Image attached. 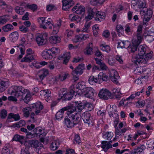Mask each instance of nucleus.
<instances>
[{
  "instance_id": "obj_1",
  "label": "nucleus",
  "mask_w": 154,
  "mask_h": 154,
  "mask_svg": "<svg viewBox=\"0 0 154 154\" xmlns=\"http://www.w3.org/2000/svg\"><path fill=\"white\" fill-rule=\"evenodd\" d=\"M74 112L69 109L67 113V116L64 119L65 125L68 128H72L78 124L80 122L82 117L80 113H74Z\"/></svg>"
},
{
  "instance_id": "obj_2",
  "label": "nucleus",
  "mask_w": 154,
  "mask_h": 154,
  "mask_svg": "<svg viewBox=\"0 0 154 154\" xmlns=\"http://www.w3.org/2000/svg\"><path fill=\"white\" fill-rule=\"evenodd\" d=\"M26 93L23 100L25 103H27L31 99L32 97L27 89H25L21 86H15L14 87V90L12 91L11 94L17 97H21L23 98V95Z\"/></svg>"
},
{
  "instance_id": "obj_3",
  "label": "nucleus",
  "mask_w": 154,
  "mask_h": 154,
  "mask_svg": "<svg viewBox=\"0 0 154 154\" xmlns=\"http://www.w3.org/2000/svg\"><path fill=\"white\" fill-rule=\"evenodd\" d=\"M60 53L59 49L56 47H53L50 49H46L42 53V57L45 59H52L56 57L57 55Z\"/></svg>"
},
{
  "instance_id": "obj_4",
  "label": "nucleus",
  "mask_w": 154,
  "mask_h": 154,
  "mask_svg": "<svg viewBox=\"0 0 154 154\" xmlns=\"http://www.w3.org/2000/svg\"><path fill=\"white\" fill-rule=\"evenodd\" d=\"M146 48L145 45H141L138 48V54L135 57H133L132 59V62L136 65H138L139 61L141 58H144V55L146 54Z\"/></svg>"
},
{
  "instance_id": "obj_5",
  "label": "nucleus",
  "mask_w": 154,
  "mask_h": 154,
  "mask_svg": "<svg viewBox=\"0 0 154 154\" xmlns=\"http://www.w3.org/2000/svg\"><path fill=\"white\" fill-rule=\"evenodd\" d=\"M112 94L108 90L106 89L101 90L98 94V96L104 100H107L109 98L112 99Z\"/></svg>"
},
{
  "instance_id": "obj_6",
  "label": "nucleus",
  "mask_w": 154,
  "mask_h": 154,
  "mask_svg": "<svg viewBox=\"0 0 154 154\" xmlns=\"http://www.w3.org/2000/svg\"><path fill=\"white\" fill-rule=\"evenodd\" d=\"M49 74V72L48 69H43L39 70L37 74V79L42 81Z\"/></svg>"
},
{
  "instance_id": "obj_7",
  "label": "nucleus",
  "mask_w": 154,
  "mask_h": 154,
  "mask_svg": "<svg viewBox=\"0 0 154 154\" xmlns=\"http://www.w3.org/2000/svg\"><path fill=\"white\" fill-rule=\"evenodd\" d=\"M140 14L142 15H144L143 21L147 22L152 17V11L151 9L149 8H145L140 11Z\"/></svg>"
},
{
  "instance_id": "obj_8",
  "label": "nucleus",
  "mask_w": 154,
  "mask_h": 154,
  "mask_svg": "<svg viewBox=\"0 0 154 154\" xmlns=\"http://www.w3.org/2000/svg\"><path fill=\"white\" fill-rule=\"evenodd\" d=\"M84 106V103H81L78 104L76 106L72 105L65 107V108L69 109L74 112L75 111L79 113L78 112H81L85 108Z\"/></svg>"
},
{
  "instance_id": "obj_9",
  "label": "nucleus",
  "mask_w": 154,
  "mask_h": 154,
  "mask_svg": "<svg viewBox=\"0 0 154 154\" xmlns=\"http://www.w3.org/2000/svg\"><path fill=\"white\" fill-rule=\"evenodd\" d=\"M47 37L46 34L38 35L36 38V41L39 46L44 45L47 41Z\"/></svg>"
},
{
  "instance_id": "obj_10",
  "label": "nucleus",
  "mask_w": 154,
  "mask_h": 154,
  "mask_svg": "<svg viewBox=\"0 0 154 154\" xmlns=\"http://www.w3.org/2000/svg\"><path fill=\"white\" fill-rule=\"evenodd\" d=\"M109 77L110 79L114 83L118 84V80L119 79L118 73L114 69H112L110 71Z\"/></svg>"
},
{
  "instance_id": "obj_11",
  "label": "nucleus",
  "mask_w": 154,
  "mask_h": 154,
  "mask_svg": "<svg viewBox=\"0 0 154 154\" xmlns=\"http://www.w3.org/2000/svg\"><path fill=\"white\" fill-rule=\"evenodd\" d=\"M94 89L91 87H87L82 91V94L86 97L90 98L94 95Z\"/></svg>"
},
{
  "instance_id": "obj_12",
  "label": "nucleus",
  "mask_w": 154,
  "mask_h": 154,
  "mask_svg": "<svg viewBox=\"0 0 154 154\" xmlns=\"http://www.w3.org/2000/svg\"><path fill=\"white\" fill-rule=\"evenodd\" d=\"M81 117L85 123L89 124L92 122V117L90 113L89 112H84L82 114Z\"/></svg>"
},
{
  "instance_id": "obj_13",
  "label": "nucleus",
  "mask_w": 154,
  "mask_h": 154,
  "mask_svg": "<svg viewBox=\"0 0 154 154\" xmlns=\"http://www.w3.org/2000/svg\"><path fill=\"white\" fill-rule=\"evenodd\" d=\"M145 149V147L144 145H143L140 147H138L137 148L133 149H130V154H143V150ZM125 154H128L125 153Z\"/></svg>"
},
{
  "instance_id": "obj_14",
  "label": "nucleus",
  "mask_w": 154,
  "mask_h": 154,
  "mask_svg": "<svg viewBox=\"0 0 154 154\" xmlns=\"http://www.w3.org/2000/svg\"><path fill=\"white\" fill-rule=\"evenodd\" d=\"M62 3V9L65 11L68 10L74 4L73 0H63Z\"/></svg>"
},
{
  "instance_id": "obj_15",
  "label": "nucleus",
  "mask_w": 154,
  "mask_h": 154,
  "mask_svg": "<svg viewBox=\"0 0 154 154\" xmlns=\"http://www.w3.org/2000/svg\"><path fill=\"white\" fill-rule=\"evenodd\" d=\"M84 65L83 64H79L76 68L73 70L72 72V75L76 74V75H81L83 72V70L84 69Z\"/></svg>"
},
{
  "instance_id": "obj_16",
  "label": "nucleus",
  "mask_w": 154,
  "mask_h": 154,
  "mask_svg": "<svg viewBox=\"0 0 154 154\" xmlns=\"http://www.w3.org/2000/svg\"><path fill=\"white\" fill-rule=\"evenodd\" d=\"M86 9L88 15L85 17V19L86 21H88L92 19L96 13L94 11L93 9L90 7H88Z\"/></svg>"
},
{
  "instance_id": "obj_17",
  "label": "nucleus",
  "mask_w": 154,
  "mask_h": 154,
  "mask_svg": "<svg viewBox=\"0 0 154 154\" xmlns=\"http://www.w3.org/2000/svg\"><path fill=\"white\" fill-rule=\"evenodd\" d=\"M9 85V81L8 79H4L0 82V92L4 91Z\"/></svg>"
},
{
  "instance_id": "obj_18",
  "label": "nucleus",
  "mask_w": 154,
  "mask_h": 154,
  "mask_svg": "<svg viewBox=\"0 0 154 154\" xmlns=\"http://www.w3.org/2000/svg\"><path fill=\"white\" fill-rule=\"evenodd\" d=\"M112 142V140H110L108 142L106 141H101L102 146L101 147L105 152H106L109 149L112 147V146L111 144Z\"/></svg>"
},
{
  "instance_id": "obj_19",
  "label": "nucleus",
  "mask_w": 154,
  "mask_h": 154,
  "mask_svg": "<svg viewBox=\"0 0 154 154\" xmlns=\"http://www.w3.org/2000/svg\"><path fill=\"white\" fill-rule=\"evenodd\" d=\"M40 94L42 97L45 98V100L47 102L51 99V91L48 90H44L41 91Z\"/></svg>"
},
{
  "instance_id": "obj_20",
  "label": "nucleus",
  "mask_w": 154,
  "mask_h": 154,
  "mask_svg": "<svg viewBox=\"0 0 154 154\" xmlns=\"http://www.w3.org/2000/svg\"><path fill=\"white\" fill-rule=\"evenodd\" d=\"M152 52H150L149 53H147L146 55H144V58H141L140 60L139 61V63L146 64L148 60L151 59L152 57Z\"/></svg>"
},
{
  "instance_id": "obj_21",
  "label": "nucleus",
  "mask_w": 154,
  "mask_h": 154,
  "mask_svg": "<svg viewBox=\"0 0 154 154\" xmlns=\"http://www.w3.org/2000/svg\"><path fill=\"white\" fill-rule=\"evenodd\" d=\"M70 58V54L69 52H66L64 53L63 55L60 56L58 57V59L60 60L63 59V63L66 64L68 62Z\"/></svg>"
},
{
  "instance_id": "obj_22",
  "label": "nucleus",
  "mask_w": 154,
  "mask_h": 154,
  "mask_svg": "<svg viewBox=\"0 0 154 154\" xmlns=\"http://www.w3.org/2000/svg\"><path fill=\"white\" fill-rule=\"evenodd\" d=\"M95 15L96 17L95 19L96 20L101 21L105 18V14L101 11H97Z\"/></svg>"
},
{
  "instance_id": "obj_23",
  "label": "nucleus",
  "mask_w": 154,
  "mask_h": 154,
  "mask_svg": "<svg viewBox=\"0 0 154 154\" xmlns=\"http://www.w3.org/2000/svg\"><path fill=\"white\" fill-rule=\"evenodd\" d=\"M140 44H138L136 41H134L132 43V44L131 45H130L128 48L129 51L132 53H134L137 50V47Z\"/></svg>"
},
{
  "instance_id": "obj_24",
  "label": "nucleus",
  "mask_w": 154,
  "mask_h": 154,
  "mask_svg": "<svg viewBox=\"0 0 154 154\" xmlns=\"http://www.w3.org/2000/svg\"><path fill=\"white\" fill-rule=\"evenodd\" d=\"M12 118L14 119L15 121H17L20 119V116L18 114H14L12 113H10L8 117V118L7 119V122H11L10 119Z\"/></svg>"
},
{
  "instance_id": "obj_25",
  "label": "nucleus",
  "mask_w": 154,
  "mask_h": 154,
  "mask_svg": "<svg viewBox=\"0 0 154 154\" xmlns=\"http://www.w3.org/2000/svg\"><path fill=\"white\" fill-rule=\"evenodd\" d=\"M145 36L146 40L149 42H151L154 40V32L149 31L147 35Z\"/></svg>"
},
{
  "instance_id": "obj_26",
  "label": "nucleus",
  "mask_w": 154,
  "mask_h": 154,
  "mask_svg": "<svg viewBox=\"0 0 154 154\" xmlns=\"http://www.w3.org/2000/svg\"><path fill=\"white\" fill-rule=\"evenodd\" d=\"M146 2L145 0H137L135 4L138 8H143V9L144 8H146Z\"/></svg>"
},
{
  "instance_id": "obj_27",
  "label": "nucleus",
  "mask_w": 154,
  "mask_h": 154,
  "mask_svg": "<svg viewBox=\"0 0 154 154\" xmlns=\"http://www.w3.org/2000/svg\"><path fill=\"white\" fill-rule=\"evenodd\" d=\"M45 17H40L38 18V21L41 27L42 28L44 29H47V27L45 26Z\"/></svg>"
},
{
  "instance_id": "obj_28",
  "label": "nucleus",
  "mask_w": 154,
  "mask_h": 154,
  "mask_svg": "<svg viewBox=\"0 0 154 154\" xmlns=\"http://www.w3.org/2000/svg\"><path fill=\"white\" fill-rule=\"evenodd\" d=\"M19 34L17 32H14L11 33L9 35L10 40L14 42L18 39Z\"/></svg>"
},
{
  "instance_id": "obj_29",
  "label": "nucleus",
  "mask_w": 154,
  "mask_h": 154,
  "mask_svg": "<svg viewBox=\"0 0 154 154\" xmlns=\"http://www.w3.org/2000/svg\"><path fill=\"white\" fill-rule=\"evenodd\" d=\"M30 108H31V109H34L35 113V111L37 110H38L39 109H42L43 108V106L40 102H38L32 104L31 107Z\"/></svg>"
},
{
  "instance_id": "obj_30",
  "label": "nucleus",
  "mask_w": 154,
  "mask_h": 154,
  "mask_svg": "<svg viewBox=\"0 0 154 154\" xmlns=\"http://www.w3.org/2000/svg\"><path fill=\"white\" fill-rule=\"evenodd\" d=\"M65 110L69 111V109H66L64 107L57 112L55 115L56 118L57 120H59L62 118L63 116V112Z\"/></svg>"
},
{
  "instance_id": "obj_31",
  "label": "nucleus",
  "mask_w": 154,
  "mask_h": 154,
  "mask_svg": "<svg viewBox=\"0 0 154 154\" xmlns=\"http://www.w3.org/2000/svg\"><path fill=\"white\" fill-rule=\"evenodd\" d=\"M59 145L60 143L59 140H54L51 143L50 148L52 150H55L58 148Z\"/></svg>"
},
{
  "instance_id": "obj_32",
  "label": "nucleus",
  "mask_w": 154,
  "mask_h": 154,
  "mask_svg": "<svg viewBox=\"0 0 154 154\" xmlns=\"http://www.w3.org/2000/svg\"><path fill=\"white\" fill-rule=\"evenodd\" d=\"M34 57L32 55H26L25 57L21 60V62H30L34 60Z\"/></svg>"
},
{
  "instance_id": "obj_33",
  "label": "nucleus",
  "mask_w": 154,
  "mask_h": 154,
  "mask_svg": "<svg viewBox=\"0 0 154 154\" xmlns=\"http://www.w3.org/2000/svg\"><path fill=\"white\" fill-rule=\"evenodd\" d=\"M31 111V108L28 107H26L22 109L24 116L26 118H27L29 116L30 112Z\"/></svg>"
},
{
  "instance_id": "obj_34",
  "label": "nucleus",
  "mask_w": 154,
  "mask_h": 154,
  "mask_svg": "<svg viewBox=\"0 0 154 154\" xmlns=\"http://www.w3.org/2000/svg\"><path fill=\"white\" fill-rule=\"evenodd\" d=\"M38 141L36 140H29V142H26L24 143L25 145L29 143L30 146L34 148H37L38 146Z\"/></svg>"
},
{
  "instance_id": "obj_35",
  "label": "nucleus",
  "mask_w": 154,
  "mask_h": 154,
  "mask_svg": "<svg viewBox=\"0 0 154 154\" xmlns=\"http://www.w3.org/2000/svg\"><path fill=\"white\" fill-rule=\"evenodd\" d=\"M85 7L83 5H79L78 8L75 12L77 14H84L85 13Z\"/></svg>"
},
{
  "instance_id": "obj_36",
  "label": "nucleus",
  "mask_w": 154,
  "mask_h": 154,
  "mask_svg": "<svg viewBox=\"0 0 154 154\" xmlns=\"http://www.w3.org/2000/svg\"><path fill=\"white\" fill-rule=\"evenodd\" d=\"M60 40L59 37L56 36H52L51 37L49 38L50 42L53 44H55L59 42Z\"/></svg>"
},
{
  "instance_id": "obj_37",
  "label": "nucleus",
  "mask_w": 154,
  "mask_h": 154,
  "mask_svg": "<svg viewBox=\"0 0 154 154\" xmlns=\"http://www.w3.org/2000/svg\"><path fill=\"white\" fill-rule=\"evenodd\" d=\"M112 93L114 94L116 98L118 99H120L122 94L120 92L119 90L114 88L112 90Z\"/></svg>"
},
{
  "instance_id": "obj_38",
  "label": "nucleus",
  "mask_w": 154,
  "mask_h": 154,
  "mask_svg": "<svg viewBox=\"0 0 154 154\" xmlns=\"http://www.w3.org/2000/svg\"><path fill=\"white\" fill-rule=\"evenodd\" d=\"M143 36L142 32H137L136 36L137 39H135L134 41H136L137 42H138V44L140 43L142 41Z\"/></svg>"
},
{
  "instance_id": "obj_39",
  "label": "nucleus",
  "mask_w": 154,
  "mask_h": 154,
  "mask_svg": "<svg viewBox=\"0 0 154 154\" xmlns=\"http://www.w3.org/2000/svg\"><path fill=\"white\" fill-rule=\"evenodd\" d=\"M24 138V137L23 136L17 134L14 136L12 140L19 141L21 144H23V143Z\"/></svg>"
},
{
  "instance_id": "obj_40",
  "label": "nucleus",
  "mask_w": 154,
  "mask_h": 154,
  "mask_svg": "<svg viewBox=\"0 0 154 154\" xmlns=\"http://www.w3.org/2000/svg\"><path fill=\"white\" fill-rule=\"evenodd\" d=\"M14 29L13 26L10 24H7L2 27V30L5 32L10 31Z\"/></svg>"
},
{
  "instance_id": "obj_41",
  "label": "nucleus",
  "mask_w": 154,
  "mask_h": 154,
  "mask_svg": "<svg viewBox=\"0 0 154 154\" xmlns=\"http://www.w3.org/2000/svg\"><path fill=\"white\" fill-rule=\"evenodd\" d=\"M69 19L71 21H80V19L78 15L74 14H70L69 16Z\"/></svg>"
},
{
  "instance_id": "obj_42",
  "label": "nucleus",
  "mask_w": 154,
  "mask_h": 154,
  "mask_svg": "<svg viewBox=\"0 0 154 154\" xmlns=\"http://www.w3.org/2000/svg\"><path fill=\"white\" fill-rule=\"evenodd\" d=\"M98 79L100 80L102 79L103 81H106L109 79V77L105 74L103 72H100L98 76Z\"/></svg>"
},
{
  "instance_id": "obj_43",
  "label": "nucleus",
  "mask_w": 154,
  "mask_h": 154,
  "mask_svg": "<svg viewBox=\"0 0 154 154\" xmlns=\"http://www.w3.org/2000/svg\"><path fill=\"white\" fill-rule=\"evenodd\" d=\"M88 82L90 85H93L98 82V79L97 78H95L93 76H90L88 79Z\"/></svg>"
},
{
  "instance_id": "obj_44",
  "label": "nucleus",
  "mask_w": 154,
  "mask_h": 154,
  "mask_svg": "<svg viewBox=\"0 0 154 154\" xmlns=\"http://www.w3.org/2000/svg\"><path fill=\"white\" fill-rule=\"evenodd\" d=\"M113 136V134L112 132H107L103 134V137L104 138H107L108 140H111Z\"/></svg>"
},
{
  "instance_id": "obj_45",
  "label": "nucleus",
  "mask_w": 154,
  "mask_h": 154,
  "mask_svg": "<svg viewBox=\"0 0 154 154\" xmlns=\"http://www.w3.org/2000/svg\"><path fill=\"white\" fill-rule=\"evenodd\" d=\"M48 111V109H39L38 110H37L35 111V115H42L43 114H45L47 113Z\"/></svg>"
},
{
  "instance_id": "obj_46",
  "label": "nucleus",
  "mask_w": 154,
  "mask_h": 154,
  "mask_svg": "<svg viewBox=\"0 0 154 154\" xmlns=\"http://www.w3.org/2000/svg\"><path fill=\"white\" fill-rule=\"evenodd\" d=\"M8 17L9 16L8 15L0 17V24L5 23L9 20Z\"/></svg>"
},
{
  "instance_id": "obj_47",
  "label": "nucleus",
  "mask_w": 154,
  "mask_h": 154,
  "mask_svg": "<svg viewBox=\"0 0 154 154\" xmlns=\"http://www.w3.org/2000/svg\"><path fill=\"white\" fill-rule=\"evenodd\" d=\"M101 49L103 51L109 52L110 50V47L108 45L102 44L100 46Z\"/></svg>"
},
{
  "instance_id": "obj_48",
  "label": "nucleus",
  "mask_w": 154,
  "mask_h": 154,
  "mask_svg": "<svg viewBox=\"0 0 154 154\" xmlns=\"http://www.w3.org/2000/svg\"><path fill=\"white\" fill-rule=\"evenodd\" d=\"M26 6L28 8L31 9L33 11H36L38 8L37 6L35 4H33L31 5L28 4Z\"/></svg>"
},
{
  "instance_id": "obj_49",
  "label": "nucleus",
  "mask_w": 154,
  "mask_h": 154,
  "mask_svg": "<svg viewBox=\"0 0 154 154\" xmlns=\"http://www.w3.org/2000/svg\"><path fill=\"white\" fill-rule=\"evenodd\" d=\"M85 85L82 82H79L77 85L76 89H79L80 90H83L85 88Z\"/></svg>"
},
{
  "instance_id": "obj_50",
  "label": "nucleus",
  "mask_w": 154,
  "mask_h": 154,
  "mask_svg": "<svg viewBox=\"0 0 154 154\" xmlns=\"http://www.w3.org/2000/svg\"><path fill=\"white\" fill-rule=\"evenodd\" d=\"M63 97L66 100H70L73 97L69 92L67 93H65L63 94Z\"/></svg>"
},
{
  "instance_id": "obj_51",
  "label": "nucleus",
  "mask_w": 154,
  "mask_h": 154,
  "mask_svg": "<svg viewBox=\"0 0 154 154\" xmlns=\"http://www.w3.org/2000/svg\"><path fill=\"white\" fill-rule=\"evenodd\" d=\"M84 103L85 106V108L87 109L89 111H91L93 108L92 105L88 103Z\"/></svg>"
},
{
  "instance_id": "obj_52",
  "label": "nucleus",
  "mask_w": 154,
  "mask_h": 154,
  "mask_svg": "<svg viewBox=\"0 0 154 154\" xmlns=\"http://www.w3.org/2000/svg\"><path fill=\"white\" fill-rule=\"evenodd\" d=\"M7 116V112L4 109H2L0 113V116L2 119H5Z\"/></svg>"
},
{
  "instance_id": "obj_53",
  "label": "nucleus",
  "mask_w": 154,
  "mask_h": 154,
  "mask_svg": "<svg viewBox=\"0 0 154 154\" xmlns=\"http://www.w3.org/2000/svg\"><path fill=\"white\" fill-rule=\"evenodd\" d=\"M19 29L21 32L23 33H26L29 31L28 28L24 26H20L19 27Z\"/></svg>"
},
{
  "instance_id": "obj_54",
  "label": "nucleus",
  "mask_w": 154,
  "mask_h": 154,
  "mask_svg": "<svg viewBox=\"0 0 154 154\" xmlns=\"http://www.w3.org/2000/svg\"><path fill=\"white\" fill-rule=\"evenodd\" d=\"M56 9V8L54 5H49L47 6L46 9L48 11H51Z\"/></svg>"
},
{
  "instance_id": "obj_55",
  "label": "nucleus",
  "mask_w": 154,
  "mask_h": 154,
  "mask_svg": "<svg viewBox=\"0 0 154 154\" xmlns=\"http://www.w3.org/2000/svg\"><path fill=\"white\" fill-rule=\"evenodd\" d=\"M91 24V22H89L88 23H85L84 27L83 28V29L82 30V32H88V29L89 28L90 25Z\"/></svg>"
},
{
  "instance_id": "obj_56",
  "label": "nucleus",
  "mask_w": 154,
  "mask_h": 154,
  "mask_svg": "<svg viewBox=\"0 0 154 154\" xmlns=\"http://www.w3.org/2000/svg\"><path fill=\"white\" fill-rule=\"evenodd\" d=\"M116 30L119 33H122L123 31V28L121 25H117L116 27Z\"/></svg>"
},
{
  "instance_id": "obj_57",
  "label": "nucleus",
  "mask_w": 154,
  "mask_h": 154,
  "mask_svg": "<svg viewBox=\"0 0 154 154\" xmlns=\"http://www.w3.org/2000/svg\"><path fill=\"white\" fill-rule=\"evenodd\" d=\"M86 51L85 52V53L88 55H91L92 53V49L91 47L89 46L87 47L86 49Z\"/></svg>"
},
{
  "instance_id": "obj_58",
  "label": "nucleus",
  "mask_w": 154,
  "mask_h": 154,
  "mask_svg": "<svg viewBox=\"0 0 154 154\" xmlns=\"http://www.w3.org/2000/svg\"><path fill=\"white\" fill-rule=\"evenodd\" d=\"M53 33L54 34H57L59 31V29L60 28L59 26H58L56 24L53 25Z\"/></svg>"
},
{
  "instance_id": "obj_59",
  "label": "nucleus",
  "mask_w": 154,
  "mask_h": 154,
  "mask_svg": "<svg viewBox=\"0 0 154 154\" xmlns=\"http://www.w3.org/2000/svg\"><path fill=\"white\" fill-rule=\"evenodd\" d=\"M20 49L21 54L18 57V58L19 59H21L23 55L25 54V50L24 47H23V48H21Z\"/></svg>"
},
{
  "instance_id": "obj_60",
  "label": "nucleus",
  "mask_w": 154,
  "mask_h": 154,
  "mask_svg": "<svg viewBox=\"0 0 154 154\" xmlns=\"http://www.w3.org/2000/svg\"><path fill=\"white\" fill-rule=\"evenodd\" d=\"M123 48H129L130 46V42L129 41H123Z\"/></svg>"
},
{
  "instance_id": "obj_61",
  "label": "nucleus",
  "mask_w": 154,
  "mask_h": 154,
  "mask_svg": "<svg viewBox=\"0 0 154 154\" xmlns=\"http://www.w3.org/2000/svg\"><path fill=\"white\" fill-rule=\"evenodd\" d=\"M74 140L75 141L76 143L78 144H79V143L81 142L80 137L79 135L78 134H76L75 135Z\"/></svg>"
},
{
  "instance_id": "obj_62",
  "label": "nucleus",
  "mask_w": 154,
  "mask_h": 154,
  "mask_svg": "<svg viewBox=\"0 0 154 154\" xmlns=\"http://www.w3.org/2000/svg\"><path fill=\"white\" fill-rule=\"evenodd\" d=\"M115 59L113 57L109 58L108 60V63L111 66L113 65L115 63Z\"/></svg>"
},
{
  "instance_id": "obj_63",
  "label": "nucleus",
  "mask_w": 154,
  "mask_h": 154,
  "mask_svg": "<svg viewBox=\"0 0 154 154\" xmlns=\"http://www.w3.org/2000/svg\"><path fill=\"white\" fill-rule=\"evenodd\" d=\"M21 154H30L28 151V148L26 147L22 149L21 152Z\"/></svg>"
},
{
  "instance_id": "obj_64",
  "label": "nucleus",
  "mask_w": 154,
  "mask_h": 154,
  "mask_svg": "<svg viewBox=\"0 0 154 154\" xmlns=\"http://www.w3.org/2000/svg\"><path fill=\"white\" fill-rule=\"evenodd\" d=\"M10 151L9 149L8 148L6 147H5L2 149V154H10Z\"/></svg>"
}]
</instances>
